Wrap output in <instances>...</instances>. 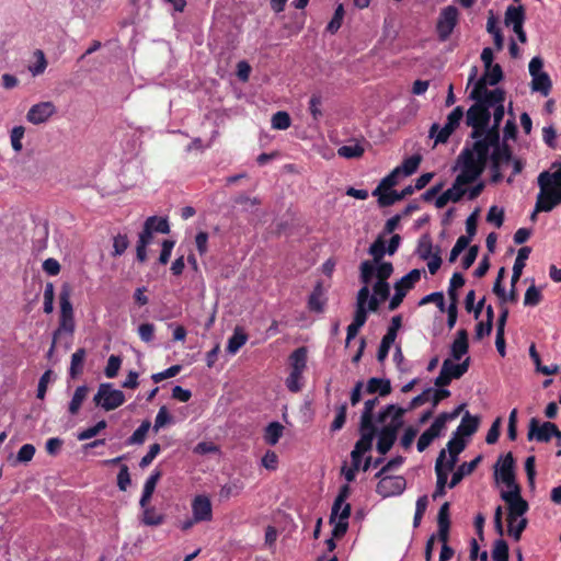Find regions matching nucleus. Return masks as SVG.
I'll return each instance as SVG.
<instances>
[{
  "label": "nucleus",
  "mask_w": 561,
  "mask_h": 561,
  "mask_svg": "<svg viewBox=\"0 0 561 561\" xmlns=\"http://www.w3.org/2000/svg\"><path fill=\"white\" fill-rule=\"evenodd\" d=\"M492 558L494 561H508V545L504 539L495 540L492 550Z\"/></svg>",
  "instance_id": "603ef678"
},
{
  "label": "nucleus",
  "mask_w": 561,
  "mask_h": 561,
  "mask_svg": "<svg viewBox=\"0 0 561 561\" xmlns=\"http://www.w3.org/2000/svg\"><path fill=\"white\" fill-rule=\"evenodd\" d=\"M192 516L194 522H211L213 519V505L207 495L198 494L191 503Z\"/></svg>",
  "instance_id": "9b49d317"
},
{
  "label": "nucleus",
  "mask_w": 561,
  "mask_h": 561,
  "mask_svg": "<svg viewBox=\"0 0 561 561\" xmlns=\"http://www.w3.org/2000/svg\"><path fill=\"white\" fill-rule=\"evenodd\" d=\"M243 489V481L241 479H233L220 488L219 497L220 500L227 501L230 497L240 495Z\"/></svg>",
  "instance_id": "c85d7f7f"
},
{
  "label": "nucleus",
  "mask_w": 561,
  "mask_h": 561,
  "mask_svg": "<svg viewBox=\"0 0 561 561\" xmlns=\"http://www.w3.org/2000/svg\"><path fill=\"white\" fill-rule=\"evenodd\" d=\"M350 515H351V505L350 504H345L342 512L340 513L339 515V522L335 524L334 528H333V536L334 537H342L345 535V533L347 531V528H348V518H350Z\"/></svg>",
  "instance_id": "ea45409f"
},
{
  "label": "nucleus",
  "mask_w": 561,
  "mask_h": 561,
  "mask_svg": "<svg viewBox=\"0 0 561 561\" xmlns=\"http://www.w3.org/2000/svg\"><path fill=\"white\" fill-rule=\"evenodd\" d=\"M364 148L358 145H345L337 149V154L346 159L359 158L364 154Z\"/></svg>",
  "instance_id": "864d4df0"
},
{
  "label": "nucleus",
  "mask_w": 561,
  "mask_h": 561,
  "mask_svg": "<svg viewBox=\"0 0 561 561\" xmlns=\"http://www.w3.org/2000/svg\"><path fill=\"white\" fill-rule=\"evenodd\" d=\"M501 497L506 502L511 516L516 515L522 518L529 508L527 501H525L520 495L519 486H515L510 491H503L501 493Z\"/></svg>",
  "instance_id": "9d476101"
},
{
  "label": "nucleus",
  "mask_w": 561,
  "mask_h": 561,
  "mask_svg": "<svg viewBox=\"0 0 561 561\" xmlns=\"http://www.w3.org/2000/svg\"><path fill=\"white\" fill-rule=\"evenodd\" d=\"M414 193V188L412 185L405 186L400 193L397 191H389L386 193V195H381L378 198V205L380 207H389L393 205L394 203L405 198L407 196H410Z\"/></svg>",
  "instance_id": "393cba45"
},
{
  "label": "nucleus",
  "mask_w": 561,
  "mask_h": 561,
  "mask_svg": "<svg viewBox=\"0 0 561 561\" xmlns=\"http://www.w3.org/2000/svg\"><path fill=\"white\" fill-rule=\"evenodd\" d=\"M421 270H411L408 274H405L403 277H401L399 280L394 283V290L399 293H404V296H407V294L421 279Z\"/></svg>",
  "instance_id": "aec40b11"
},
{
  "label": "nucleus",
  "mask_w": 561,
  "mask_h": 561,
  "mask_svg": "<svg viewBox=\"0 0 561 561\" xmlns=\"http://www.w3.org/2000/svg\"><path fill=\"white\" fill-rule=\"evenodd\" d=\"M469 342H468V332L465 329H461L457 333V337L451 344L450 354L451 357L456 360H460L463 355L468 353Z\"/></svg>",
  "instance_id": "412c9836"
},
{
  "label": "nucleus",
  "mask_w": 561,
  "mask_h": 561,
  "mask_svg": "<svg viewBox=\"0 0 561 561\" xmlns=\"http://www.w3.org/2000/svg\"><path fill=\"white\" fill-rule=\"evenodd\" d=\"M527 437L529 440L535 438L538 442L548 443L552 437L561 438V432L554 423L543 422L540 424L536 417H533L529 422Z\"/></svg>",
  "instance_id": "6e6552de"
},
{
  "label": "nucleus",
  "mask_w": 561,
  "mask_h": 561,
  "mask_svg": "<svg viewBox=\"0 0 561 561\" xmlns=\"http://www.w3.org/2000/svg\"><path fill=\"white\" fill-rule=\"evenodd\" d=\"M542 300L541 291L535 286L531 285L527 288L524 297V305L535 307L539 305Z\"/></svg>",
  "instance_id": "bf43d9fd"
},
{
  "label": "nucleus",
  "mask_w": 561,
  "mask_h": 561,
  "mask_svg": "<svg viewBox=\"0 0 561 561\" xmlns=\"http://www.w3.org/2000/svg\"><path fill=\"white\" fill-rule=\"evenodd\" d=\"M343 18H344V7H343V4H339L334 11L333 18L327 25V31L331 34L336 33L342 25Z\"/></svg>",
  "instance_id": "13d9d810"
},
{
  "label": "nucleus",
  "mask_w": 561,
  "mask_h": 561,
  "mask_svg": "<svg viewBox=\"0 0 561 561\" xmlns=\"http://www.w3.org/2000/svg\"><path fill=\"white\" fill-rule=\"evenodd\" d=\"M376 486V492L382 497L400 495L407 486L402 476H381Z\"/></svg>",
  "instance_id": "1a4fd4ad"
},
{
  "label": "nucleus",
  "mask_w": 561,
  "mask_h": 561,
  "mask_svg": "<svg viewBox=\"0 0 561 561\" xmlns=\"http://www.w3.org/2000/svg\"><path fill=\"white\" fill-rule=\"evenodd\" d=\"M387 252L386 242L382 237H378L369 247L368 253L373 256L374 263H379Z\"/></svg>",
  "instance_id": "de8ad7c7"
},
{
  "label": "nucleus",
  "mask_w": 561,
  "mask_h": 561,
  "mask_svg": "<svg viewBox=\"0 0 561 561\" xmlns=\"http://www.w3.org/2000/svg\"><path fill=\"white\" fill-rule=\"evenodd\" d=\"M531 249L529 247H523L518 250L517 256L513 265V275L511 278V286L515 287L519 280L523 270L526 265V260L529 257Z\"/></svg>",
  "instance_id": "4be33fe9"
},
{
  "label": "nucleus",
  "mask_w": 561,
  "mask_h": 561,
  "mask_svg": "<svg viewBox=\"0 0 561 561\" xmlns=\"http://www.w3.org/2000/svg\"><path fill=\"white\" fill-rule=\"evenodd\" d=\"M526 12L524 5H508L505 11L504 23L506 26H519L524 24Z\"/></svg>",
  "instance_id": "5701e85b"
},
{
  "label": "nucleus",
  "mask_w": 561,
  "mask_h": 561,
  "mask_svg": "<svg viewBox=\"0 0 561 561\" xmlns=\"http://www.w3.org/2000/svg\"><path fill=\"white\" fill-rule=\"evenodd\" d=\"M466 443L465 440L455 435L448 443H447V449L449 453V460L445 463L447 466V470H453L456 466V462L458 460V455L465 449Z\"/></svg>",
  "instance_id": "b1692460"
},
{
  "label": "nucleus",
  "mask_w": 561,
  "mask_h": 561,
  "mask_svg": "<svg viewBox=\"0 0 561 561\" xmlns=\"http://www.w3.org/2000/svg\"><path fill=\"white\" fill-rule=\"evenodd\" d=\"M491 119V112L482 104H472L466 114V124L470 127L477 125H489Z\"/></svg>",
  "instance_id": "dca6fc26"
},
{
  "label": "nucleus",
  "mask_w": 561,
  "mask_h": 561,
  "mask_svg": "<svg viewBox=\"0 0 561 561\" xmlns=\"http://www.w3.org/2000/svg\"><path fill=\"white\" fill-rule=\"evenodd\" d=\"M72 287L68 283H64L59 294L60 316H73V308L70 301Z\"/></svg>",
  "instance_id": "c756f323"
},
{
  "label": "nucleus",
  "mask_w": 561,
  "mask_h": 561,
  "mask_svg": "<svg viewBox=\"0 0 561 561\" xmlns=\"http://www.w3.org/2000/svg\"><path fill=\"white\" fill-rule=\"evenodd\" d=\"M401 325H402V317L400 314L392 317L391 323L387 330V333L383 335L382 340L393 343Z\"/></svg>",
  "instance_id": "052dcab7"
},
{
  "label": "nucleus",
  "mask_w": 561,
  "mask_h": 561,
  "mask_svg": "<svg viewBox=\"0 0 561 561\" xmlns=\"http://www.w3.org/2000/svg\"><path fill=\"white\" fill-rule=\"evenodd\" d=\"M359 271L363 284H369L374 276L377 277V282H387L393 273V265L391 262L374 263L366 260L360 263Z\"/></svg>",
  "instance_id": "39448f33"
},
{
  "label": "nucleus",
  "mask_w": 561,
  "mask_h": 561,
  "mask_svg": "<svg viewBox=\"0 0 561 561\" xmlns=\"http://www.w3.org/2000/svg\"><path fill=\"white\" fill-rule=\"evenodd\" d=\"M460 164V173L456 176L453 186L440 194L436 201L437 208H444L449 201L457 203L466 194L465 185L476 182L480 176V170L476 169L471 162H457Z\"/></svg>",
  "instance_id": "f03ea898"
},
{
  "label": "nucleus",
  "mask_w": 561,
  "mask_h": 561,
  "mask_svg": "<svg viewBox=\"0 0 561 561\" xmlns=\"http://www.w3.org/2000/svg\"><path fill=\"white\" fill-rule=\"evenodd\" d=\"M446 458V450L442 449L438 454V457L435 462V472H436V489L433 493V499L436 500L439 496H443L445 492V488L448 480V472L450 470H447V466H445L444 460Z\"/></svg>",
  "instance_id": "2eb2a0df"
},
{
  "label": "nucleus",
  "mask_w": 561,
  "mask_h": 561,
  "mask_svg": "<svg viewBox=\"0 0 561 561\" xmlns=\"http://www.w3.org/2000/svg\"><path fill=\"white\" fill-rule=\"evenodd\" d=\"M302 375L298 371H290L289 376L286 378V387L290 392L297 393L302 389Z\"/></svg>",
  "instance_id": "0e129e2a"
},
{
  "label": "nucleus",
  "mask_w": 561,
  "mask_h": 561,
  "mask_svg": "<svg viewBox=\"0 0 561 561\" xmlns=\"http://www.w3.org/2000/svg\"><path fill=\"white\" fill-rule=\"evenodd\" d=\"M366 391L369 394L378 392L380 397H386L391 393L390 380L373 377L367 381Z\"/></svg>",
  "instance_id": "cd10ccee"
},
{
  "label": "nucleus",
  "mask_w": 561,
  "mask_h": 561,
  "mask_svg": "<svg viewBox=\"0 0 561 561\" xmlns=\"http://www.w3.org/2000/svg\"><path fill=\"white\" fill-rule=\"evenodd\" d=\"M350 493H351V489H350L348 484H344L340 488L339 494L335 497L333 506H332L331 516H330L331 523L334 522V519L336 518V515L339 514V507H342V506L344 507V505L347 504L346 500L350 496Z\"/></svg>",
  "instance_id": "79ce46f5"
},
{
  "label": "nucleus",
  "mask_w": 561,
  "mask_h": 561,
  "mask_svg": "<svg viewBox=\"0 0 561 561\" xmlns=\"http://www.w3.org/2000/svg\"><path fill=\"white\" fill-rule=\"evenodd\" d=\"M553 196L552 193L546 191V193L542 194L541 188H539V193L536 198V204L534 211L530 215V220L536 221L538 213H550L556 207L561 205V197H551Z\"/></svg>",
  "instance_id": "4468645a"
},
{
  "label": "nucleus",
  "mask_w": 561,
  "mask_h": 561,
  "mask_svg": "<svg viewBox=\"0 0 561 561\" xmlns=\"http://www.w3.org/2000/svg\"><path fill=\"white\" fill-rule=\"evenodd\" d=\"M489 159L491 162L505 164L510 163L513 160V154L510 146L505 142L503 145L493 147V151L491 156L489 154Z\"/></svg>",
  "instance_id": "473e14b6"
},
{
  "label": "nucleus",
  "mask_w": 561,
  "mask_h": 561,
  "mask_svg": "<svg viewBox=\"0 0 561 561\" xmlns=\"http://www.w3.org/2000/svg\"><path fill=\"white\" fill-rule=\"evenodd\" d=\"M428 505V499L426 495H422L416 500L415 504V513L413 517V527L416 528L420 526L421 520L425 514V511Z\"/></svg>",
  "instance_id": "5fc2aeb1"
},
{
  "label": "nucleus",
  "mask_w": 561,
  "mask_h": 561,
  "mask_svg": "<svg viewBox=\"0 0 561 561\" xmlns=\"http://www.w3.org/2000/svg\"><path fill=\"white\" fill-rule=\"evenodd\" d=\"M56 112V106L53 102H41L34 104L27 112L26 118L34 125H39L48 121Z\"/></svg>",
  "instance_id": "ddd939ff"
},
{
  "label": "nucleus",
  "mask_w": 561,
  "mask_h": 561,
  "mask_svg": "<svg viewBox=\"0 0 561 561\" xmlns=\"http://www.w3.org/2000/svg\"><path fill=\"white\" fill-rule=\"evenodd\" d=\"M89 392V388L87 386H79L75 390V393L72 396V399L69 403V413L71 415L78 414L83 401L87 398V394Z\"/></svg>",
  "instance_id": "a19ab883"
},
{
  "label": "nucleus",
  "mask_w": 561,
  "mask_h": 561,
  "mask_svg": "<svg viewBox=\"0 0 561 561\" xmlns=\"http://www.w3.org/2000/svg\"><path fill=\"white\" fill-rule=\"evenodd\" d=\"M150 426L151 423L149 421H144L140 424V426L127 439V445H141L146 439Z\"/></svg>",
  "instance_id": "a18cd8bd"
},
{
  "label": "nucleus",
  "mask_w": 561,
  "mask_h": 561,
  "mask_svg": "<svg viewBox=\"0 0 561 561\" xmlns=\"http://www.w3.org/2000/svg\"><path fill=\"white\" fill-rule=\"evenodd\" d=\"M455 131L453 127L447 124L439 128V125L434 123L430 128V137L435 138V144H445L449 139L450 135Z\"/></svg>",
  "instance_id": "4c0bfd02"
},
{
  "label": "nucleus",
  "mask_w": 561,
  "mask_h": 561,
  "mask_svg": "<svg viewBox=\"0 0 561 561\" xmlns=\"http://www.w3.org/2000/svg\"><path fill=\"white\" fill-rule=\"evenodd\" d=\"M488 84L489 83L485 82V78H480L477 81L476 85L473 87L472 91L470 92V99L474 100L476 103L482 102L486 93H489V90L486 89Z\"/></svg>",
  "instance_id": "4d7b16f0"
},
{
  "label": "nucleus",
  "mask_w": 561,
  "mask_h": 561,
  "mask_svg": "<svg viewBox=\"0 0 561 561\" xmlns=\"http://www.w3.org/2000/svg\"><path fill=\"white\" fill-rule=\"evenodd\" d=\"M375 436L370 433L360 434L359 439L356 442L354 449L351 453L352 461L357 465L362 463V458L365 453L369 451L373 447Z\"/></svg>",
  "instance_id": "a211bd4d"
},
{
  "label": "nucleus",
  "mask_w": 561,
  "mask_h": 561,
  "mask_svg": "<svg viewBox=\"0 0 561 561\" xmlns=\"http://www.w3.org/2000/svg\"><path fill=\"white\" fill-rule=\"evenodd\" d=\"M537 184L542 194L548 191L553 194L552 197H561V159L553 161L548 170L539 173Z\"/></svg>",
  "instance_id": "7ed1b4c3"
},
{
  "label": "nucleus",
  "mask_w": 561,
  "mask_h": 561,
  "mask_svg": "<svg viewBox=\"0 0 561 561\" xmlns=\"http://www.w3.org/2000/svg\"><path fill=\"white\" fill-rule=\"evenodd\" d=\"M433 244L428 236H423L417 245V253L419 256L422 260H428L431 256H433L434 253H432Z\"/></svg>",
  "instance_id": "69168bd1"
},
{
  "label": "nucleus",
  "mask_w": 561,
  "mask_h": 561,
  "mask_svg": "<svg viewBox=\"0 0 561 561\" xmlns=\"http://www.w3.org/2000/svg\"><path fill=\"white\" fill-rule=\"evenodd\" d=\"M531 90L540 92L543 96H548L551 92L552 82L547 72L531 77Z\"/></svg>",
  "instance_id": "2f4dec72"
},
{
  "label": "nucleus",
  "mask_w": 561,
  "mask_h": 561,
  "mask_svg": "<svg viewBox=\"0 0 561 561\" xmlns=\"http://www.w3.org/2000/svg\"><path fill=\"white\" fill-rule=\"evenodd\" d=\"M422 161V157L420 154H413L403 160L402 164L397 167L399 169L400 174H404L407 176L416 172L420 163Z\"/></svg>",
  "instance_id": "c03bdc74"
},
{
  "label": "nucleus",
  "mask_w": 561,
  "mask_h": 561,
  "mask_svg": "<svg viewBox=\"0 0 561 561\" xmlns=\"http://www.w3.org/2000/svg\"><path fill=\"white\" fill-rule=\"evenodd\" d=\"M407 411L408 410L396 404L387 405L382 411L379 412L377 422L386 423V421L390 417V423L385 425L380 431L397 438L398 432L403 426V416Z\"/></svg>",
  "instance_id": "423d86ee"
},
{
  "label": "nucleus",
  "mask_w": 561,
  "mask_h": 561,
  "mask_svg": "<svg viewBox=\"0 0 561 561\" xmlns=\"http://www.w3.org/2000/svg\"><path fill=\"white\" fill-rule=\"evenodd\" d=\"M284 432V426L279 422L270 423L264 432V440L266 444L274 446L278 443Z\"/></svg>",
  "instance_id": "c9c22d12"
},
{
  "label": "nucleus",
  "mask_w": 561,
  "mask_h": 561,
  "mask_svg": "<svg viewBox=\"0 0 561 561\" xmlns=\"http://www.w3.org/2000/svg\"><path fill=\"white\" fill-rule=\"evenodd\" d=\"M505 100V92L502 89H494L486 93L485 98L482 100V104L490 111L491 107L499 106V104H503Z\"/></svg>",
  "instance_id": "37998d69"
},
{
  "label": "nucleus",
  "mask_w": 561,
  "mask_h": 561,
  "mask_svg": "<svg viewBox=\"0 0 561 561\" xmlns=\"http://www.w3.org/2000/svg\"><path fill=\"white\" fill-rule=\"evenodd\" d=\"M459 12L455 5L444 8L437 19L436 33L440 42L447 41L458 23Z\"/></svg>",
  "instance_id": "0eeeda50"
},
{
  "label": "nucleus",
  "mask_w": 561,
  "mask_h": 561,
  "mask_svg": "<svg viewBox=\"0 0 561 561\" xmlns=\"http://www.w3.org/2000/svg\"><path fill=\"white\" fill-rule=\"evenodd\" d=\"M397 438L394 436H391L382 431L378 432V442H377V451L380 455H386L393 444L396 443Z\"/></svg>",
  "instance_id": "3c124183"
},
{
  "label": "nucleus",
  "mask_w": 561,
  "mask_h": 561,
  "mask_svg": "<svg viewBox=\"0 0 561 561\" xmlns=\"http://www.w3.org/2000/svg\"><path fill=\"white\" fill-rule=\"evenodd\" d=\"M54 299H55L54 285H53V283H47L45 285V290H44L43 310L45 313L49 314L54 311Z\"/></svg>",
  "instance_id": "e2e57ef3"
},
{
  "label": "nucleus",
  "mask_w": 561,
  "mask_h": 561,
  "mask_svg": "<svg viewBox=\"0 0 561 561\" xmlns=\"http://www.w3.org/2000/svg\"><path fill=\"white\" fill-rule=\"evenodd\" d=\"M324 307L323 288L320 283L316 285L308 299V308L314 312H322Z\"/></svg>",
  "instance_id": "f704fd0d"
},
{
  "label": "nucleus",
  "mask_w": 561,
  "mask_h": 561,
  "mask_svg": "<svg viewBox=\"0 0 561 561\" xmlns=\"http://www.w3.org/2000/svg\"><path fill=\"white\" fill-rule=\"evenodd\" d=\"M455 131L453 127L447 124L439 128V125L434 123L430 128V137L435 138V144H445L449 139L450 135Z\"/></svg>",
  "instance_id": "58836bf2"
},
{
  "label": "nucleus",
  "mask_w": 561,
  "mask_h": 561,
  "mask_svg": "<svg viewBox=\"0 0 561 561\" xmlns=\"http://www.w3.org/2000/svg\"><path fill=\"white\" fill-rule=\"evenodd\" d=\"M162 473L160 470H154L149 478L146 480L142 494L139 501L140 507H145L149 504L151 496L154 492L158 481L160 480Z\"/></svg>",
  "instance_id": "a878e982"
},
{
  "label": "nucleus",
  "mask_w": 561,
  "mask_h": 561,
  "mask_svg": "<svg viewBox=\"0 0 561 561\" xmlns=\"http://www.w3.org/2000/svg\"><path fill=\"white\" fill-rule=\"evenodd\" d=\"M482 461V455H478L474 459H472L469 462L461 463L457 470L453 473L450 482L448 483V486L450 489L455 488L458 483L461 482V480L471 474L478 465Z\"/></svg>",
  "instance_id": "f3484780"
},
{
  "label": "nucleus",
  "mask_w": 561,
  "mask_h": 561,
  "mask_svg": "<svg viewBox=\"0 0 561 561\" xmlns=\"http://www.w3.org/2000/svg\"><path fill=\"white\" fill-rule=\"evenodd\" d=\"M272 127L278 130H285L290 127L291 118L285 111H278L272 116Z\"/></svg>",
  "instance_id": "8fccbe9b"
},
{
  "label": "nucleus",
  "mask_w": 561,
  "mask_h": 561,
  "mask_svg": "<svg viewBox=\"0 0 561 561\" xmlns=\"http://www.w3.org/2000/svg\"><path fill=\"white\" fill-rule=\"evenodd\" d=\"M322 98L319 94H312L309 100V112L313 121H319L322 117Z\"/></svg>",
  "instance_id": "774afa93"
},
{
  "label": "nucleus",
  "mask_w": 561,
  "mask_h": 561,
  "mask_svg": "<svg viewBox=\"0 0 561 561\" xmlns=\"http://www.w3.org/2000/svg\"><path fill=\"white\" fill-rule=\"evenodd\" d=\"M500 126L494 125L485 128L482 140L474 141L470 147L465 146L458 156L457 162H471L482 174L485 170L490 148L501 146Z\"/></svg>",
  "instance_id": "f257e3e1"
},
{
  "label": "nucleus",
  "mask_w": 561,
  "mask_h": 561,
  "mask_svg": "<svg viewBox=\"0 0 561 561\" xmlns=\"http://www.w3.org/2000/svg\"><path fill=\"white\" fill-rule=\"evenodd\" d=\"M75 331V319L73 316H59V324L58 328L54 331L55 340L61 335L62 332H67L72 334Z\"/></svg>",
  "instance_id": "49530a36"
},
{
  "label": "nucleus",
  "mask_w": 561,
  "mask_h": 561,
  "mask_svg": "<svg viewBox=\"0 0 561 561\" xmlns=\"http://www.w3.org/2000/svg\"><path fill=\"white\" fill-rule=\"evenodd\" d=\"M87 352L84 348H78L71 356L69 374L71 378H77L83 370V363Z\"/></svg>",
  "instance_id": "e433bc0d"
},
{
  "label": "nucleus",
  "mask_w": 561,
  "mask_h": 561,
  "mask_svg": "<svg viewBox=\"0 0 561 561\" xmlns=\"http://www.w3.org/2000/svg\"><path fill=\"white\" fill-rule=\"evenodd\" d=\"M93 401L105 411H112L125 402V394L122 390L113 389L112 383L104 382L100 385Z\"/></svg>",
  "instance_id": "20e7f679"
},
{
  "label": "nucleus",
  "mask_w": 561,
  "mask_h": 561,
  "mask_svg": "<svg viewBox=\"0 0 561 561\" xmlns=\"http://www.w3.org/2000/svg\"><path fill=\"white\" fill-rule=\"evenodd\" d=\"M151 221H153V218H147L142 231L139 233L138 242L139 244H142L145 247H148L153 238V231L151 228Z\"/></svg>",
  "instance_id": "338daca9"
},
{
  "label": "nucleus",
  "mask_w": 561,
  "mask_h": 561,
  "mask_svg": "<svg viewBox=\"0 0 561 561\" xmlns=\"http://www.w3.org/2000/svg\"><path fill=\"white\" fill-rule=\"evenodd\" d=\"M129 247L127 234L118 233L113 238V252L112 256H121Z\"/></svg>",
  "instance_id": "6e6d98bb"
},
{
  "label": "nucleus",
  "mask_w": 561,
  "mask_h": 561,
  "mask_svg": "<svg viewBox=\"0 0 561 561\" xmlns=\"http://www.w3.org/2000/svg\"><path fill=\"white\" fill-rule=\"evenodd\" d=\"M248 334L240 327H236L232 335L228 340L227 352L229 354H237L238 351L247 343Z\"/></svg>",
  "instance_id": "7c9ffc66"
},
{
  "label": "nucleus",
  "mask_w": 561,
  "mask_h": 561,
  "mask_svg": "<svg viewBox=\"0 0 561 561\" xmlns=\"http://www.w3.org/2000/svg\"><path fill=\"white\" fill-rule=\"evenodd\" d=\"M481 78H485V82L490 85H496L503 79L502 67L499 64H494L490 68H485Z\"/></svg>",
  "instance_id": "09e8293b"
},
{
  "label": "nucleus",
  "mask_w": 561,
  "mask_h": 561,
  "mask_svg": "<svg viewBox=\"0 0 561 561\" xmlns=\"http://www.w3.org/2000/svg\"><path fill=\"white\" fill-rule=\"evenodd\" d=\"M480 424V417L477 415H471L468 411L463 414L460 424L457 427L455 435L462 438V436H471L473 435Z\"/></svg>",
  "instance_id": "6ab92c4d"
},
{
  "label": "nucleus",
  "mask_w": 561,
  "mask_h": 561,
  "mask_svg": "<svg viewBox=\"0 0 561 561\" xmlns=\"http://www.w3.org/2000/svg\"><path fill=\"white\" fill-rule=\"evenodd\" d=\"M499 463L500 468H496V474H499L501 481L510 489L519 486L515 481V460L513 454L510 451L505 456L500 457Z\"/></svg>",
  "instance_id": "f8f14e48"
},
{
  "label": "nucleus",
  "mask_w": 561,
  "mask_h": 561,
  "mask_svg": "<svg viewBox=\"0 0 561 561\" xmlns=\"http://www.w3.org/2000/svg\"><path fill=\"white\" fill-rule=\"evenodd\" d=\"M107 423L105 420L99 421L94 426L88 427L78 434L79 440H87L96 436L102 430L106 428Z\"/></svg>",
  "instance_id": "680f3d73"
},
{
  "label": "nucleus",
  "mask_w": 561,
  "mask_h": 561,
  "mask_svg": "<svg viewBox=\"0 0 561 561\" xmlns=\"http://www.w3.org/2000/svg\"><path fill=\"white\" fill-rule=\"evenodd\" d=\"M142 508L141 523L146 526H160L164 523V515L158 513L154 507L146 505Z\"/></svg>",
  "instance_id": "72a5a7b5"
},
{
  "label": "nucleus",
  "mask_w": 561,
  "mask_h": 561,
  "mask_svg": "<svg viewBox=\"0 0 561 561\" xmlns=\"http://www.w3.org/2000/svg\"><path fill=\"white\" fill-rule=\"evenodd\" d=\"M307 347L300 346L289 355L290 371L304 374L307 368Z\"/></svg>",
  "instance_id": "bb28decb"
}]
</instances>
